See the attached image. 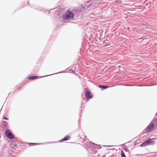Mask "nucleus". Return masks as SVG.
I'll return each instance as SVG.
<instances>
[{"label":"nucleus","instance_id":"12","mask_svg":"<svg viewBox=\"0 0 157 157\" xmlns=\"http://www.w3.org/2000/svg\"><path fill=\"white\" fill-rule=\"evenodd\" d=\"M69 71L70 73H75V71L72 69H70Z\"/></svg>","mask_w":157,"mask_h":157},{"label":"nucleus","instance_id":"7","mask_svg":"<svg viewBox=\"0 0 157 157\" xmlns=\"http://www.w3.org/2000/svg\"><path fill=\"white\" fill-rule=\"evenodd\" d=\"M150 145L149 143L148 140H147L145 141L140 146L141 147H145L146 146H148Z\"/></svg>","mask_w":157,"mask_h":157},{"label":"nucleus","instance_id":"9","mask_svg":"<svg viewBox=\"0 0 157 157\" xmlns=\"http://www.w3.org/2000/svg\"><path fill=\"white\" fill-rule=\"evenodd\" d=\"M37 78H38L37 76H32L29 77L28 79H34Z\"/></svg>","mask_w":157,"mask_h":157},{"label":"nucleus","instance_id":"1","mask_svg":"<svg viewBox=\"0 0 157 157\" xmlns=\"http://www.w3.org/2000/svg\"><path fill=\"white\" fill-rule=\"evenodd\" d=\"M74 14L70 11H67L63 16L64 19L67 20L73 18L74 17Z\"/></svg>","mask_w":157,"mask_h":157},{"label":"nucleus","instance_id":"13","mask_svg":"<svg viewBox=\"0 0 157 157\" xmlns=\"http://www.w3.org/2000/svg\"><path fill=\"white\" fill-rule=\"evenodd\" d=\"M30 144H31V145H35V144H36V143H30Z\"/></svg>","mask_w":157,"mask_h":157},{"label":"nucleus","instance_id":"4","mask_svg":"<svg viewBox=\"0 0 157 157\" xmlns=\"http://www.w3.org/2000/svg\"><path fill=\"white\" fill-rule=\"evenodd\" d=\"M151 123L153 125L154 128L155 129H156L157 128V118H155L151 121Z\"/></svg>","mask_w":157,"mask_h":157},{"label":"nucleus","instance_id":"2","mask_svg":"<svg viewBox=\"0 0 157 157\" xmlns=\"http://www.w3.org/2000/svg\"><path fill=\"white\" fill-rule=\"evenodd\" d=\"M5 134L6 136L10 139H12L14 138V135L10 132L9 130H7L6 131Z\"/></svg>","mask_w":157,"mask_h":157},{"label":"nucleus","instance_id":"8","mask_svg":"<svg viewBox=\"0 0 157 157\" xmlns=\"http://www.w3.org/2000/svg\"><path fill=\"white\" fill-rule=\"evenodd\" d=\"M70 138V137L69 136H66L60 140V141H63L69 140Z\"/></svg>","mask_w":157,"mask_h":157},{"label":"nucleus","instance_id":"10","mask_svg":"<svg viewBox=\"0 0 157 157\" xmlns=\"http://www.w3.org/2000/svg\"><path fill=\"white\" fill-rule=\"evenodd\" d=\"M99 87L101 88H108L107 86H104L102 85H99Z\"/></svg>","mask_w":157,"mask_h":157},{"label":"nucleus","instance_id":"5","mask_svg":"<svg viewBox=\"0 0 157 157\" xmlns=\"http://www.w3.org/2000/svg\"><path fill=\"white\" fill-rule=\"evenodd\" d=\"M85 95L86 97L87 98H91L92 97V95L89 91H86L85 93Z\"/></svg>","mask_w":157,"mask_h":157},{"label":"nucleus","instance_id":"6","mask_svg":"<svg viewBox=\"0 0 157 157\" xmlns=\"http://www.w3.org/2000/svg\"><path fill=\"white\" fill-rule=\"evenodd\" d=\"M156 139V138H149L148 140L149 141V143L150 145H152L155 143V141L154 140Z\"/></svg>","mask_w":157,"mask_h":157},{"label":"nucleus","instance_id":"3","mask_svg":"<svg viewBox=\"0 0 157 157\" xmlns=\"http://www.w3.org/2000/svg\"><path fill=\"white\" fill-rule=\"evenodd\" d=\"M155 129L153 127V125L151 123L146 128V130L147 132H148L150 131H151Z\"/></svg>","mask_w":157,"mask_h":157},{"label":"nucleus","instance_id":"14","mask_svg":"<svg viewBox=\"0 0 157 157\" xmlns=\"http://www.w3.org/2000/svg\"><path fill=\"white\" fill-rule=\"evenodd\" d=\"M4 118L5 119H6V120H8V118H6L5 117H4Z\"/></svg>","mask_w":157,"mask_h":157},{"label":"nucleus","instance_id":"11","mask_svg":"<svg viewBox=\"0 0 157 157\" xmlns=\"http://www.w3.org/2000/svg\"><path fill=\"white\" fill-rule=\"evenodd\" d=\"M121 157H126L123 150H122L121 151Z\"/></svg>","mask_w":157,"mask_h":157}]
</instances>
